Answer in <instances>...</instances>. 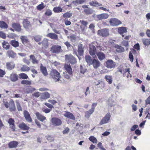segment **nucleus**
<instances>
[{
    "mask_svg": "<svg viewBox=\"0 0 150 150\" xmlns=\"http://www.w3.org/2000/svg\"><path fill=\"white\" fill-rule=\"evenodd\" d=\"M50 74L52 78L55 80L56 82L59 81L61 78L59 73L56 70H52L51 71Z\"/></svg>",
    "mask_w": 150,
    "mask_h": 150,
    "instance_id": "1",
    "label": "nucleus"
},
{
    "mask_svg": "<svg viewBox=\"0 0 150 150\" xmlns=\"http://www.w3.org/2000/svg\"><path fill=\"white\" fill-rule=\"evenodd\" d=\"M120 71L123 74L124 77H126L127 78L132 77V75L130 73L129 69L127 68H123L121 69Z\"/></svg>",
    "mask_w": 150,
    "mask_h": 150,
    "instance_id": "2",
    "label": "nucleus"
},
{
    "mask_svg": "<svg viewBox=\"0 0 150 150\" xmlns=\"http://www.w3.org/2000/svg\"><path fill=\"white\" fill-rule=\"evenodd\" d=\"M97 33L99 35L103 37H107L109 35L108 30L106 28L98 30Z\"/></svg>",
    "mask_w": 150,
    "mask_h": 150,
    "instance_id": "3",
    "label": "nucleus"
},
{
    "mask_svg": "<svg viewBox=\"0 0 150 150\" xmlns=\"http://www.w3.org/2000/svg\"><path fill=\"white\" fill-rule=\"evenodd\" d=\"M97 105V103H93L92 104L91 109L85 112V116L86 118H88L93 113L94 111L95 108Z\"/></svg>",
    "mask_w": 150,
    "mask_h": 150,
    "instance_id": "4",
    "label": "nucleus"
},
{
    "mask_svg": "<svg viewBox=\"0 0 150 150\" xmlns=\"http://www.w3.org/2000/svg\"><path fill=\"white\" fill-rule=\"evenodd\" d=\"M51 52L53 53H58L62 51L61 47L58 45H53L51 48L50 50Z\"/></svg>",
    "mask_w": 150,
    "mask_h": 150,
    "instance_id": "5",
    "label": "nucleus"
},
{
    "mask_svg": "<svg viewBox=\"0 0 150 150\" xmlns=\"http://www.w3.org/2000/svg\"><path fill=\"white\" fill-rule=\"evenodd\" d=\"M116 64L111 59H108L106 62V67L108 68L111 69L115 67Z\"/></svg>",
    "mask_w": 150,
    "mask_h": 150,
    "instance_id": "6",
    "label": "nucleus"
},
{
    "mask_svg": "<svg viewBox=\"0 0 150 150\" xmlns=\"http://www.w3.org/2000/svg\"><path fill=\"white\" fill-rule=\"evenodd\" d=\"M110 117L111 115L110 113L107 114L100 121V125H102L108 123L110 120Z\"/></svg>",
    "mask_w": 150,
    "mask_h": 150,
    "instance_id": "7",
    "label": "nucleus"
},
{
    "mask_svg": "<svg viewBox=\"0 0 150 150\" xmlns=\"http://www.w3.org/2000/svg\"><path fill=\"white\" fill-rule=\"evenodd\" d=\"M51 122L53 125L59 126L61 125L62 123L60 119L56 117H53L51 119Z\"/></svg>",
    "mask_w": 150,
    "mask_h": 150,
    "instance_id": "8",
    "label": "nucleus"
},
{
    "mask_svg": "<svg viewBox=\"0 0 150 150\" xmlns=\"http://www.w3.org/2000/svg\"><path fill=\"white\" fill-rule=\"evenodd\" d=\"M109 22L110 25L113 26H116L121 24V21L116 18H111Z\"/></svg>",
    "mask_w": 150,
    "mask_h": 150,
    "instance_id": "9",
    "label": "nucleus"
},
{
    "mask_svg": "<svg viewBox=\"0 0 150 150\" xmlns=\"http://www.w3.org/2000/svg\"><path fill=\"white\" fill-rule=\"evenodd\" d=\"M65 58L67 61L69 62L71 64H74L76 62L75 58L71 54L66 55Z\"/></svg>",
    "mask_w": 150,
    "mask_h": 150,
    "instance_id": "10",
    "label": "nucleus"
},
{
    "mask_svg": "<svg viewBox=\"0 0 150 150\" xmlns=\"http://www.w3.org/2000/svg\"><path fill=\"white\" fill-rule=\"evenodd\" d=\"M89 53L92 56H95L96 49L93 42L89 46Z\"/></svg>",
    "mask_w": 150,
    "mask_h": 150,
    "instance_id": "11",
    "label": "nucleus"
},
{
    "mask_svg": "<svg viewBox=\"0 0 150 150\" xmlns=\"http://www.w3.org/2000/svg\"><path fill=\"white\" fill-rule=\"evenodd\" d=\"M50 97V94L47 92L44 93H41V96L40 99L41 101H43L44 100H46Z\"/></svg>",
    "mask_w": 150,
    "mask_h": 150,
    "instance_id": "12",
    "label": "nucleus"
},
{
    "mask_svg": "<svg viewBox=\"0 0 150 150\" xmlns=\"http://www.w3.org/2000/svg\"><path fill=\"white\" fill-rule=\"evenodd\" d=\"M96 17L98 20H100L108 18L109 17V15L106 13H102L97 15Z\"/></svg>",
    "mask_w": 150,
    "mask_h": 150,
    "instance_id": "13",
    "label": "nucleus"
},
{
    "mask_svg": "<svg viewBox=\"0 0 150 150\" xmlns=\"http://www.w3.org/2000/svg\"><path fill=\"white\" fill-rule=\"evenodd\" d=\"M127 32V30L126 28L125 27H122L118 28V33L122 35L123 37H124V35H123V34Z\"/></svg>",
    "mask_w": 150,
    "mask_h": 150,
    "instance_id": "14",
    "label": "nucleus"
},
{
    "mask_svg": "<svg viewBox=\"0 0 150 150\" xmlns=\"http://www.w3.org/2000/svg\"><path fill=\"white\" fill-rule=\"evenodd\" d=\"M63 115L66 117L70 119L74 120L75 119V117L73 114L69 112H65Z\"/></svg>",
    "mask_w": 150,
    "mask_h": 150,
    "instance_id": "15",
    "label": "nucleus"
},
{
    "mask_svg": "<svg viewBox=\"0 0 150 150\" xmlns=\"http://www.w3.org/2000/svg\"><path fill=\"white\" fill-rule=\"evenodd\" d=\"M12 28L16 31L20 32L21 31V28L20 24L18 23H13L12 25Z\"/></svg>",
    "mask_w": 150,
    "mask_h": 150,
    "instance_id": "16",
    "label": "nucleus"
},
{
    "mask_svg": "<svg viewBox=\"0 0 150 150\" xmlns=\"http://www.w3.org/2000/svg\"><path fill=\"white\" fill-rule=\"evenodd\" d=\"M24 115L26 120L29 122L32 121V119L31 118L29 113L27 111H25L24 112Z\"/></svg>",
    "mask_w": 150,
    "mask_h": 150,
    "instance_id": "17",
    "label": "nucleus"
},
{
    "mask_svg": "<svg viewBox=\"0 0 150 150\" xmlns=\"http://www.w3.org/2000/svg\"><path fill=\"white\" fill-rule=\"evenodd\" d=\"M92 64L94 68L97 69L100 66V62L98 60L94 59L93 60Z\"/></svg>",
    "mask_w": 150,
    "mask_h": 150,
    "instance_id": "18",
    "label": "nucleus"
},
{
    "mask_svg": "<svg viewBox=\"0 0 150 150\" xmlns=\"http://www.w3.org/2000/svg\"><path fill=\"white\" fill-rule=\"evenodd\" d=\"M35 115L37 118L41 122H43L44 120L46 119V117H45L42 115L38 112H36Z\"/></svg>",
    "mask_w": 150,
    "mask_h": 150,
    "instance_id": "19",
    "label": "nucleus"
},
{
    "mask_svg": "<svg viewBox=\"0 0 150 150\" xmlns=\"http://www.w3.org/2000/svg\"><path fill=\"white\" fill-rule=\"evenodd\" d=\"M23 24L24 27L26 29L28 28L30 25V22L26 19L24 20L23 21Z\"/></svg>",
    "mask_w": 150,
    "mask_h": 150,
    "instance_id": "20",
    "label": "nucleus"
},
{
    "mask_svg": "<svg viewBox=\"0 0 150 150\" xmlns=\"http://www.w3.org/2000/svg\"><path fill=\"white\" fill-rule=\"evenodd\" d=\"M47 36L52 39L57 40L58 39L57 35L54 33H49L47 35Z\"/></svg>",
    "mask_w": 150,
    "mask_h": 150,
    "instance_id": "21",
    "label": "nucleus"
},
{
    "mask_svg": "<svg viewBox=\"0 0 150 150\" xmlns=\"http://www.w3.org/2000/svg\"><path fill=\"white\" fill-rule=\"evenodd\" d=\"M64 68L66 71L69 74L71 75L72 74V69L69 65L65 64Z\"/></svg>",
    "mask_w": 150,
    "mask_h": 150,
    "instance_id": "22",
    "label": "nucleus"
},
{
    "mask_svg": "<svg viewBox=\"0 0 150 150\" xmlns=\"http://www.w3.org/2000/svg\"><path fill=\"white\" fill-rule=\"evenodd\" d=\"M18 126L20 129L23 130H27L29 128V127L24 123H20Z\"/></svg>",
    "mask_w": 150,
    "mask_h": 150,
    "instance_id": "23",
    "label": "nucleus"
},
{
    "mask_svg": "<svg viewBox=\"0 0 150 150\" xmlns=\"http://www.w3.org/2000/svg\"><path fill=\"white\" fill-rule=\"evenodd\" d=\"M85 59L86 62L89 65H91L92 64L93 60L91 57L89 55L85 56Z\"/></svg>",
    "mask_w": 150,
    "mask_h": 150,
    "instance_id": "24",
    "label": "nucleus"
},
{
    "mask_svg": "<svg viewBox=\"0 0 150 150\" xmlns=\"http://www.w3.org/2000/svg\"><path fill=\"white\" fill-rule=\"evenodd\" d=\"M96 54L100 60H103L105 58V55L102 52H97Z\"/></svg>",
    "mask_w": 150,
    "mask_h": 150,
    "instance_id": "25",
    "label": "nucleus"
},
{
    "mask_svg": "<svg viewBox=\"0 0 150 150\" xmlns=\"http://www.w3.org/2000/svg\"><path fill=\"white\" fill-rule=\"evenodd\" d=\"M23 44L26 45L29 42V41L26 36H21L20 38Z\"/></svg>",
    "mask_w": 150,
    "mask_h": 150,
    "instance_id": "26",
    "label": "nucleus"
},
{
    "mask_svg": "<svg viewBox=\"0 0 150 150\" xmlns=\"http://www.w3.org/2000/svg\"><path fill=\"white\" fill-rule=\"evenodd\" d=\"M42 44L43 46L45 48H46L48 47V40L46 39H44L42 42L41 43L39 42V45H40Z\"/></svg>",
    "mask_w": 150,
    "mask_h": 150,
    "instance_id": "27",
    "label": "nucleus"
},
{
    "mask_svg": "<svg viewBox=\"0 0 150 150\" xmlns=\"http://www.w3.org/2000/svg\"><path fill=\"white\" fill-rule=\"evenodd\" d=\"M8 27V25L3 21H0V27L2 29H6Z\"/></svg>",
    "mask_w": 150,
    "mask_h": 150,
    "instance_id": "28",
    "label": "nucleus"
},
{
    "mask_svg": "<svg viewBox=\"0 0 150 150\" xmlns=\"http://www.w3.org/2000/svg\"><path fill=\"white\" fill-rule=\"evenodd\" d=\"M16 110V108L14 102L12 100H10V111H14Z\"/></svg>",
    "mask_w": 150,
    "mask_h": 150,
    "instance_id": "29",
    "label": "nucleus"
},
{
    "mask_svg": "<svg viewBox=\"0 0 150 150\" xmlns=\"http://www.w3.org/2000/svg\"><path fill=\"white\" fill-rule=\"evenodd\" d=\"M30 58L33 64H37L38 63V61L35 58L33 55H31L30 56Z\"/></svg>",
    "mask_w": 150,
    "mask_h": 150,
    "instance_id": "30",
    "label": "nucleus"
},
{
    "mask_svg": "<svg viewBox=\"0 0 150 150\" xmlns=\"http://www.w3.org/2000/svg\"><path fill=\"white\" fill-rule=\"evenodd\" d=\"M40 69L42 73L44 76H47L48 74L47 69L45 67L41 65L40 67Z\"/></svg>",
    "mask_w": 150,
    "mask_h": 150,
    "instance_id": "31",
    "label": "nucleus"
},
{
    "mask_svg": "<svg viewBox=\"0 0 150 150\" xmlns=\"http://www.w3.org/2000/svg\"><path fill=\"white\" fill-rule=\"evenodd\" d=\"M115 47L117 49V51L118 52H122L124 51V48L118 45H115Z\"/></svg>",
    "mask_w": 150,
    "mask_h": 150,
    "instance_id": "32",
    "label": "nucleus"
},
{
    "mask_svg": "<svg viewBox=\"0 0 150 150\" xmlns=\"http://www.w3.org/2000/svg\"><path fill=\"white\" fill-rule=\"evenodd\" d=\"M62 8L59 6H56L54 7L53 11L55 13H59L61 12L62 11Z\"/></svg>",
    "mask_w": 150,
    "mask_h": 150,
    "instance_id": "33",
    "label": "nucleus"
},
{
    "mask_svg": "<svg viewBox=\"0 0 150 150\" xmlns=\"http://www.w3.org/2000/svg\"><path fill=\"white\" fill-rule=\"evenodd\" d=\"M143 44L145 46H148L150 44L149 39L143 38L142 40Z\"/></svg>",
    "mask_w": 150,
    "mask_h": 150,
    "instance_id": "34",
    "label": "nucleus"
},
{
    "mask_svg": "<svg viewBox=\"0 0 150 150\" xmlns=\"http://www.w3.org/2000/svg\"><path fill=\"white\" fill-rule=\"evenodd\" d=\"M89 140L94 144L97 143V139L93 136H90L88 138Z\"/></svg>",
    "mask_w": 150,
    "mask_h": 150,
    "instance_id": "35",
    "label": "nucleus"
},
{
    "mask_svg": "<svg viewBox=\"0 0 150 150\" xmlns=\"http://www.w3.org/2000/svg\"><path fill=\"white\" fill-rule=\"evenodd\" d=\"M18 144V142L16 141H13L10 142V148H15Z\"/></svg>",
    "mask_w": 150,
    "mask_h": 150,
    "instance_id": "36",
    "label": "nucleus"
},
{
    "mask_svg": "<svg viewBox=\"0 0 150 150\" xmlns=\"http://www.w3.org/2000/svg\"><path fill=\"white\" fill-rule=\"evenodd\" d=\"M30 69L29 67L25 65H23L21 68V70L22 71H28Z\"/></svg>",
    "mask_w": 150,
    "mask_h": 150,
    "instance_id": "37",
    "label": "nucleus"
},
{
    "mask_svg": "<svg viewBox=\"0 0 150 150\" xmlns=\"http://www.w3.org/2000/svg\"><path fill=\"white\" fill-rule=\"evenodd\" d=\"M10 127H11L12 130L14 131L15 130L14 126V120L10 118Z\"/></svg>",
    "mask_w": 150,
    "mask_h": 150,
    "instance_id": "38",
    "label": "nucleus"
},
{
    "mask_svg": "<svg viewBox=\"0 0 150 150\" xmlns=\"http://www.w3.org/2000/svg\"><path fill=\"white\" fill-rule=\"evenodd\" d=\"M2 46L6 50L8 49L9 48V43L4 41L2 43Z\"/></svg>",
    "mask_w": 150,
    "mask_h": 150,
    "instance_id": "39",
    "label": "nucleus"
},
{
    "mask_svg": "<svg viewBox=\"0 0 150 150\" xmlns=\"http://www.w3.org/2000/svg\"><path fill=\"white\" fill-rule=\"evenodd\" d=\"M89 4L91 6H99L102 5L101 4H100V3H98V2L96 1H92L90 2Z\"/></svg>",
    "mask_w": 150,
    "mask_h": 150,
    "instance_id": "40",
    "label": "nucleus"
},
{
    "mask_svg": "<svg viewBox=\"0 0 150 150\" xmlns=\"http://www.w3.org/2000/svg\"><path fill=\"white\" fill-rule=\"evenodd\" d=\"M11 79L12 81H16L18 79V76L16 74H11Z\"/></svg>",
    "mask_w": 150,
    "mask_h": 150,
    "instance_id": "41",
    "label": "nucleus"
},
{
    "mask_svg": "<svg viewBox=\"0 0 150 150\" xmlns=\"http://www.w3.org/2000/svg\"><path fill=\"white\" fill-rule=\"evenodd\" d=\"M105 78L106 79L107 81L110 84L112 83V77L109 75H106L105 76Z\"/></svg>",
    "mask_w": 150,
    "mask_h": 150,
    "instance_id": "42",
    "label": "nucleus"
},
{
    "mask_svg": "<svg viewBox=\"0 0 150 150\" xmlns=\"http://www.w3.org/2000/svg\"><path fill=\"white\" fill-rule=\"evenodd\" d=\"M83 50L81 45L78 46V52L80 55H82L83 54Z\"/></svg>",
    "mask_w": 150,
    "mask_h": 150,
    "instance_id": "43",
    "label": "nucleus"
},
{
    "mask_svg": "<svg viewBox=\"0 0 150 150\" xmlns=\"http://www.w3.org/2000/svg\"><path fill=\"white\" fill-rule=\"evenodd\" d=\"M11 44L14 47H16L18 46V42L15 40H12Z\"/></svg>",
    "mask_w": 150,
    "mask_h": 150,
    "instance_id": "44",
    "label": "nucleus"
},
{
    "mask_svg": "<svg viewBox=\"0 0 150 150\" xmlns=\"http://www.w3.org/2000/svg\"><path fill=\"white\" fill-rule=\"evenodd\" d=\"M20 78L23 79H26L28 78L27 75L24 73H21L19 74Z\"/></svg>",
    "mask_w": 150,
    "mask_h": 150,
    "instance_id": "45",
    "label": "nucleus"
},
{
    "mask_svg": "<svg viewBox=\"0 0 150 150\" xmlns=\"http://www.w3.org/2000/svg\"><path fill=\"white\" fill-rule=\"evenodd\" d=\"M72 16L71 13L67 12L63 14V16L64 18H70Z\"/></svg>",
    "mask_w": 150,
    "mask_h": 150,
    "instance_id": "46",
    "label": "nucleus"
},
{
    "mask_svg": "<svg viewBox=\"0 0 150 150\" xmlns=\"http://www.w3.org/2000/svg\"><path fill=\"white\" fill-rule=\"evenodd\" d=\"M44 7L45 6H44V4L42 2L41 3V4L39 5L37 7V9L39 10H42Z\"/></svg>",
    "mask_w": 150,
    "mask_h": 150,
    "instance_id": "47",
    "label": "nucleus"
},
{
    "mask_svg": "<svg viewBox=\"0 0 150 150\" xmlns=\"http://www.w3.org/2000/svg\"><path fill=\"white\" fill-rule=\"evenodd\" d=\"M93 44L95 45V46H96L97 48L100 50H104V49H102V47L100 45H98L97 42H93Z\"/></svg>",
    "mask_w": 150,
    "mask_h": 150,
    "instance_id": "48",
    "label": "nucleus"
},
{
    "mask_svg": "<svg viewBox=\"0 0 150 150\" xmlns=\"http://www.w3.org/2000/svg\"><path fill=\"white\" fill-rule=\"evenodd\" d=\"M0 38L3 39H6V34L3 32L0 31Z\"/></svg>",
    "mask_w": 150,
    "mask_h": 150,
    "instance_id": "49",
    "label": "nucleus"
},
{
    "mask_svg": "<svg viewBox=\"0 0 150 150\" xmlns=\"http://www.w3.org/2000/svg\"><path fill=\"white\" fill-rule=\"evenodd\" d=\"M41 39V36L38 35H36L34 37V40L37 42L40 41Z\"/></svg>",
    "mask_w": 150,
    "mask_h": 150,
    "instance_id": "50",
    "label": "nucleus"
},
{
    "mask_svg": "<svg viewBox=\"0 0 150 150\" xmlns=\"http://www.w3.org/2000/svg\"><path fill=\"white\" fill-rule=\"evenodd\" d=\"M122 44L123 46L126 47V50H127L129 46L128 42L127 41H123L122 42Z\"/></svg>",
    "mask_w": 150,
    "mask_h": 150,
    "instance_id": "51",
    "label": "nucleus"
},
{
    "mask_svg": "<svg viewBox=\"0 0 150 150\" xmlns=\"http://www.w3.org/2000/svg\"><path fill=\"white\" fill-rule=\"evenodd\" d=\"M21 83L23 84L30 85L31 84V82L28 80H23L21 81Z\"/></svg>",
    "mask_w": 150,
    "mask_h": 150,
    "instance_id": "52",
    "label": "nucleus"
},
{
    "mask_svg": "<svg viewBox=\"0 0 150 150\" xmlns=\"http://www.w3.org/2000/svg\"><path fill=\"white\" fill-rule=\"evenodd\" d=\"M41 93L39 92H37L33 93V96L35 97L36 98H38L39 97L41 96Z\"/></svg>",
    "mask_w": 150,
    "mask_h": 150,
    "instance_id": "53",
    "label": "nucleus"
},
{
    "mask_svg": "<svg viewBox=\"0 0 150 150\" xmlns=\"http://www.w3.org/2000/svg\"><path fill=\"white\" fill-rule=\"evenodd\" d=\"M45 14L47 16H50L52 14V13L51 10L47 9L46 10Z\"/></svg>",
    "mask_w": 150,
    "mask_h": 150,
    "instance_id": "54",
    "label": "nucleus"
},
{
    "mask_svg": "<svg viewBox=\"0 0 150 150\" xmlns=\"http://www.w3.org/2000/svg\"><path fill=\"white\" fill-rule=\"evenodd\" d=\"M84 12L86 14H91L92 13V11L89 8L85 9L84 10Z\"/></svg>",
    "mask_w": 150,
    "mask_h": 150,
    "instance_id": "55",
    "label": "nucleus"
},
{
    "mask_svg": "<svg viewBox=\"0 0 150 150\" xmlns=\"http://www.w3.org/2000/svg\"><path fill=\"white\" fill-rule=\"evenodd\" d=\"M47 139L50 142H52L54 140V138L53 137L50 136V135H47L46 136Z\"/></svg>",
    "mask_w": 150,
    "mask_h": 150,
    "instance_id": "56",
    "label": "nucleus"
},
{
    "mask_svg": "<svg viewBox=\"0 0 150 150\" xmlns=\"http://www.w3.org/2000/svg\"><path fill=\"white\" fill-rule=\"evenodd\" d=\"M129 57L130 61L131 62H132L133 61V56L131 52H129Z\"/></svg>",
    "mask_w": 150,
    "mask_h": 150,
    "instance_id": "57",
    "label": "nucleus"
},
{
    "mask_svg": "<svg viewBox=\"0 0 150 150\" xmlns=\"http://www.w3.org/2000/svg\"><path fill=\"white\" fill-rule=\"evenodd\" d=\"M44 104L46 106L52 109L54 107L52 105L50 104L49 103H45Z\"/></svg>",
    "mask_w": 150,
    "mask_h": 150,
    "instance_id": "58",
    "label": "nucleus"
},
{
    "mask_svg": "<svg viewBox=\"0 0 150 150\" xmlns=\"http://www.w3.org/2000/svg\"><path fill=\"white\" fill-rule=\"evenodd\" d=\"M68 38H69L72 42H74L76 39V37L74 35H71L70 36H68Z\"/></svg>",
    "mask_w": 150,
    "mask_h": 150,
    "instance_id": "59",
    "label": "nucleus"
},
{
    "mask_svg": "<svg viewBox=\"0 0 150 150\" xmlns=\"http://www.w3.org/2000/svg\"><path fill=\"white\" fill-rule=\"evenodd\" d=\"M48 102L52 104V105H54L57 103L56 101L54 100L49 99Z\"/></svg>",
    "mask_w": 150,
    "mask_h": 150,
    "instance_id": "60",
    "label": "nucleus"
},
{
    "mask_svg": "<svg viewBox=\"0 0 150 150\" xmlns=\"http://www.w3.org/2000/svg\"><path fill=\"white\" fill-rule=\"evenodd\" d=\"M138 126L137 125H134L132 126V127H131V131H134L136 129H137Z\"/></svg>",
    "mask_w": 150,
    "mask_h": 150,
    "instance_id": "61",
    "label": "nucleus"
},
{
    "mask_svg": "<svg viewBox=\"0 0 150 150\" xmlns=\"http://www.w3.org/2000/svg\"><path fill=\"white\" fill-rule=\"evenodd\" d=\"M16 56V54L13 51H10V57L12 58H15Z\"/></svg>",
    "mask_w": 150,
    "mask_h": 150,
    "instance_id": "62",
    "label": "nucleus"
},
{
    "mask_svg": "<svg viewBox=\"0 0 150 150\" xmlns=\"http://www.w3.org/2000/svg\"><path fill=\"white\" fill-rule=\"evenodd\" d=\"M69 128L68 127H67L63 130V134L68 133L69 132Z\"/></svg>",
    "mask_w": 150,
    "mask_h": 150,
    "instance_id": "63",
    "label": "nucleus"
},
{
    "mask_svg": "<svg viewBox=\"0 0 150 150\" xmlns=\"http://www.w3.org/2000/svg\"><path fill=\"white\" fill-rule=\"evenodd\" d=\"M134 48L136 49L137 51L139 50L140 49L139 45V44H136L134 46Z\"/></svg>",
    "mask_w": 150,
    "mask_h": 150,
    "instance_id": "64",
    "label": "nucleus"
}]
</instances>
